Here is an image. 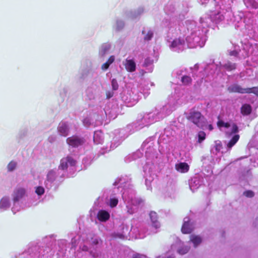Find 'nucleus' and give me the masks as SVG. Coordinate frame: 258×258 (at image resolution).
Wrapping results in <instances>:
<instances>
[{
	"label": "nucleus",
	"instance_id": "f8f14e48",
	"mask_svg": "<svg viewBox=\"0 0 258 258\" xmlns=\"http://www.w3.org/2000/svg\"><path fill=\"white\" fill-rule=\"evenodd\" d=\"M190 240L192 242L195 246H197L202 242V239L200 236L191 234L190 235Z\"/></svg>",
	"mask_w": 258,
	"mask_h": 258
},
{
	"label": "nucleus",
	"instance_id": "ea45409f",
	"mask_svg": "<svg viewBox=\"0 0 258 258\" xmlns=\"http://www.w3.org/2000/svg\"><path fill=\"white\" fill-rule=\"evenodd\" d=\"M167 258H174V257H172V256H169V257H167Z\"/></svg>",
	"mask_w": 258,
	"mask_h": 258
},
{
	"label": "nucleus",
	"instance_id": "7c9ffc66",
	"mask_svg": "<svg viewBox=\"0 0 258 258\" xmlns=\"http://www.w3.org/2000/svg\"><path fill=\"white\" fill-rule=\"evenodd\" d=\"M243 195L248 198H252L254 196V192L251 190H246L244 192Z\"/></svg>",
	"mask_w": 258,
	"mask_h": 258
},
{
	"label": "nucleus",
	"instance_id": "aec40b11",
	"mask_svg": "<svg viewBox=\"0 0 258 258\" xmlns=\"http://www.w3.org/2000/svg\"><path fill=\"white\" fill-rule=\"evenodd\" d=\"M9 205V201L6 198H3L0 201V207L6 208Z\"/></svg>",
	"mask_w": 258,
	"mask_h": 258
},
{
	"label": "nucleus",
	"instance_id": "9b49d317",
	"mask_svg": "<svg viewBox=\"0 0 258 258\" xmlns=\"http://www.w3.org/2000/svg\"><path fill=\"white\" fill-rule=\"evenodd\" d=\"M176 169L180 171L181 172L185 173L189 170V167L188 165L185 162H181L179 164H176Z\"/></svg>",
	"mask_w": 258,
	"mask_h": 258
},
{
	"label": "nucleus",
	"instance_id": "a211bd4d",
	"mask_svg": "<svg viewBox=\"0 0 258 258\" xmlns=\"http://www.w3.org/2000/svg\"><path fill=\"white\" fill-rule=\"evenodd\" d=\"M59 167L62 170L67 169L68 167V163L65 158L61 159Z\"/></svg>",
	"mask_w": 258,
	"mask_h": 258
},
{
	"label": "nucleus",
	"instance_id": "2eb2a0df",
	"mask_svg": "<svg viewBox=\"0 0 258 258\" xmlns=\"http://www.w3.org/2000/svg\"><path fill=\"white\" fill-rule=\"evenodd\" d=\"M181 81L183 85H189L192 82V79L190 77L185 75L181 78Z\"/></svg>",
	"mask_w": 258,
	"mask_h": 258
},
{
	"label": "nucleus",
	"instance_id": "5701e85b",
	"mask_svg": "<svg viewBox=\"0 0 258 258\" xmlns=\"http://www.w3.org/2000/svg\"><path fill=\"white\" fill-rule=\"evenodd\" d=\"M17 165V163L15 162L11 161L10 162L9 164L8 165V170L9 171H12L14 170Z\"/></svg>",
	"mask_w": 258,
	"mask_h": 258
},
{
	"label": "nucleus",
	"instance_id": "58836bf2",
	"mask_svg": "<svg viewBox=\"0 0 258 258\" xmlns=\"http://www.w3.org/2000/svg\"><path fill=\"white\" fill-rule=\"evenodd\" d=\"M133 258H142V257L141 255L138 254V255H136L135 256H134Z\"/></svg>",
	"mask_w": 258,
	"mask_h": 258
},
{
	"label": "nucleus",
	"instance_id": "a878e982",
	"mask_svg": "<svg viewBox=\"0 0 258 258\" xmlns=\"http://www.w3.org/2000/svg\"><path fill=\"white\" fill-rule=\"evenodd\" d=\"M217 125L219 127L224 126L226 128H228L230 126V124L228 122H224L222 120H219L217 122Z\"/></svg>",
	"mask_w": 258,
	"mask_h": 258
},
{
	"label": "nucleus",
	"instance_id": "0eeeda50",
	"mask_svg": "<svg viewBox=\"0 0 258 258\" xmlns=\"http://www.w3.org/2000/svg\"><path fill=\"white\" fill-rule=\"evenodd\" d=\"M110 218L109 213L105 210H100L97 214L98 219L101 222H105Z\"/></svg>",
	"mask_w": 258,
	"mask_h": 258
},
{
	"label": "nucleus",
	"instance_id": "423d86ee",
	"mask_svg": "<svg viewBox=\"0 0 258 258\" xmlns=\"http://www.w3.org/2000/svg\"><path fill=\"white\" fill-rule=\"evenodd\" d=\"M127 71L129 72H133L135 71L136 69V63L133 59L125 60V63L124 64Z\"/></svg>",
	"mask_w": 258,
	"mask_h": 258
},
{
	"label": "nucleus",
	"instance_id": "4468645a",
	"mask_svg": "<svg viewBox=\"0 0 258 258\" xmlns=\"http://www.w3.org/2000/svg\"><path fill=\"white\" fill-rule=\"evenodd\" d=\"M114 61V56L112 55L109 57L107 61L102 65V70H106L108 69L109 66Z\"/></svg>",
	"mask_w": 258,
	"mask_h": 258
},
{
	"label": "nucleus",
	"instance_id": "9d476101",
	"mask_svg": "<svg viewBox=\"0 0 258 258\" xmlns=\"http://www.w3.org/2000/svg\"><path fill=\"white\" fill-rule=\"evenodd\" d=\"M58 131L61 136L66 137L69 134V129L65 123H62L58 126Z\"/></svg>",
	"mask_w": 258,
	"mask_h": 258
},
{
	"label": "nucleus",
	"instance_id": "c85d7f7f",
	"mask_svg": "<svg viewBox=\"0 0 258 258\" xmlns=\"http://www.w3.org/2000/svg\"><path fill=\"white\" fill-rule=\"evenodd\" d=\"M35 192L38 195L40 196L44 194V189L43 187H42L41 186H38L36 188Z\"/></svg>",
	"mask_w": 258,
	"mask_h": 258
},
{
	"label": "nucleus",
	"instance_id": "dca6fc26",
	"mask_svg": "<svg viewBox=\"0 0 258 258\" xmlns=\"http://www.w3.org/2000/svg\"><path fill=\"white\" fill-rule=\"evenodd\" d=\"M213 19L216 23H219L224 20V17L220 13L218 12L214 16Z\"/></svg>",
	"mask_w": 258,
	"mask_h": 258
},
{
	"label": "nucleus",
	"instance_id": "bb28decb",
	"mask_svg": "<svg viewBox=\"0 0 258 258\" xmlns=\"http://www.w3.org/2000/svg\"><path fill=\"white\" fill-rule=\"evenodd\" d=\"M118 201L117 199L113 198L111 199L110 200V206L111 208H114L116 207L118 204Z\"/></svg>",
	"mask_w": 258,
	"mask_h": 258
},
{
	"label": "nucleus",
	"instance_id": "72a5a7b5",
	"mask_svg": "<svg viewBox=\"0 0 258 258\" xmlns=\"http://www.w3.org/2000/svg\"><path fill=\"white\" fill-rule=\"evenodd\" d=\"M152 62H153V60H150L149 58H146L145 60L144 66L145 67H147L149 64H151L152 63Z\"/></svg>",
	"mask_w": 258,
	"mask_h": 258
},
{
	"label": "nucleus",
	"instance_id": "412c9836",
	"mask_svg": "<svg viewBox=\"0 0 258 258\" xmlns=\"http://www.w3.org/2000/svg\"><path fill=\"white\" fill-rule=\"evenodd\" d=\"M206 138V134L203 131H200L198 133V142L202 143Z\"/></svg>",
	"mask_w": 258,
	"mask_h": 258
},
{
	"label": "nucleus",
	"instance_id": "f03ea898",
	"mask_svg": "<svg viewBox=\"0 0 258 258\" xmlns=\"http://www.w3.org/2000/svg\"><path fill=\"white\" fill-rule=\"evenodd\" d=\"M85 142L84 138H80L77 136H73L67 139V144L73 148H77L83 145Z\"/></svg>",
	"mask_w": 258,
	"mask_h": 258
},
{
	"label": "nucleus",
	"instance_id": "c9c22d12",
	"mask_svg": "<svg viewBox=\"0 0 258 258\" xmlns=\"http://www.w3.org/2000/svg\"><path fill=\"white\" fill-rule=\"evenodd\" d=\"M251 6L253 8L256 9H258V3L253 1L252 3Z\"/></svg>",
	"mask_w": 258,
	"mask_h": 258
},
{
	"label": "nucleus",
	"instance_id": "1a4fd4ad",
	"mask_svg": "<svg viewBox=\"0 0 258 258\" xmlns=\"http://www.w3.org/2000/svg\"><path fill=\"white\" fill-rule=\"evenodd\" d=\"M251 111L252 107L251 105L248 104H243L240 108V112L244 116L249 115L251 113Z\"/></svg>",
	"mask_w": 258,
	"mask_h": 258
},
{
	"label": "nucleus",
	"instance_id": "473e14b6",
	"mask_svg": "<svg viewBox=\"0 0 258 258\" xmlns=\"http://www.w3.org/2000/svg\"><path fill=\"white\" fill-rule=\"evenodd\" d=\"M114 93L112 91H108L106 92V96L107 99H110L113 97Z\"/></svg>",
	"mask_w": 258,
	"mask_h": 258
},
{
	"label": "nucleus",
	"instance_id": "e433bc0d",
	"mask_svg": "<svg viewBox=\"0 0 258 258\" xmlns=\"http://www.w3.org/2000/svg\"><path fill=\"white\" fill-rule=\"evenodd\" d=\"M82 250L84 251H87L88 250V247L86 245H84L82 247Z\"/></svg>",
	"mask_w": 258,
	"mask_h": 258
},
{
	"label": "nucleus",
	"instance_id": "393cba45",
	"mask_svg": "<svg viewBox=\"0 0 258 258\" xmlns=\"http://www.w3.org/2000/svg\"><path fill=\"white\" fill-rule=\"evenodd\" d=\"M247 89L250 90L249 91L247 92V94L253 93L255 94L256 96H258V87H253L252 88H247Z\"/></svg>",
	"mask_w": 258,
	"mask_h": 258
},
{
	"label": "nucleus",
	"instance_id": "c756f323",
	"mask_svg": "<svg viewBox=\"0 0 258 258\" xmlns=\"http://www.w3.org/2000/svg\"><path fill=\"white\" fill-rule=\"evenodd\" d=\"M153 36V33L151 31H149L147 34L145 35L144 37L145 40L149 41L151 39Z\"/></svg>",
	"mask_w": 258,
	"mask_h": 258
},
{
	"label": "nucleus",
	"instance_id": "ddd939ff",
	"mask_svg": "<svg viewBox=\"0 0 258 258\" xmlns=\"http://www.w3.org/2000/svg\"><path fill=\"white\" fill-rule=\"evenodd\" d=\"M239 135H234L227 144V147L229 148H232L238 142V141L239 139Z\"/></svg>",
	"mask_w": 258,
	"mask_h": 258
},
{
	"label": "nucleus",
	"instance_id": "4c0bfd02",
	"mask_svg": "<svg viewBox=\"0 0 258 258\" xmlns=\"http://www.w3.org/2000/svg\"><path fill=\"white\" fill-rule=\"evenodd\" d=\"M208 128L210 131H212L213 129V127L212 124H209L208 126Z\"/></svg>",
	"mask_w": 258,
	"mask_h": 258
},
{
	"label": "nucleus",
	"instance_id": "20e7f679",
	"mask_svg": "<svg viewBox=\"0 0 258 258\" xmlns=\"http://www.w3.org/2000/svg\"><path fill=\"white\" fill-rule=\"evenodd\" d=\"M194 230V228L190 223L189 220L188 218H185L184 219V222L181 227V232L183 234H190Z\"/></svg>",
	"mask_w": 258,
	"mask_h": 258
},
{
	"label": "nucleus",
	"instance_id": "f257e3e1",
	"mask_svg": "<svg viewBox=\"0 0 258 258\" xmlns=\"http://www.w3.org/2000/svg\"><path fill=\"white\" fill-rule=\"evenodd\" d=\"M204 119L201 113L199 111H194L190 113L188 119L191 121L198 127L202 128L204 126Z\"/></svg>",
	"mask_w": 258,
	"mask_h": 258
},
{
	"label": "nucleus",
	"instance_id": "7ed1b4c3",
	"mask_svg": "<svg viewBox=\"0 0 258 258\" xmlns=\"http://www.w3.org/2000/svg\"><path fill=\"white\" fill-rule=\"evenodd\" d=\"M229 93H238L240 94H247L250 92L249 89L247 88H243L240 85L235 84L229 86L227 88Z\"/></svg>",
	"mask_w": 258,
	"mask_h": 258
},
{
	"label": "nucleus",
	"instance_id": "4be33fe9",
	"mask_svg": "<svg viewBox=\"0 0 258 258\" xmlns=\"http://www.w3.org/2000/svg\"><path fill=\"white\" fill-rule=\"evenodd\" d=\"M189 250V247L187 246H184L180 248H179L178 250V252L180 254H184L186 253Z\"/></svg>",
	"mask_w": 258,
	"mask_h": 258
},
{
	"label": "nucleus",
	"instance_id": "2f4dec72",
	"mask_svg": "<svg viewBox=\"0 0 258 258\" xmlns=\"http://www.w3.org/2000/svg\"><path fill=\"white\" fill-rule=\"evenodd\" d=\"M238 132V127L237 125L235 123L233 124L231 133L232 134H235V133H237Z\"/></svg>",
	"mask_w": 258,
	"mask_h": 258
},
{
	"label": "nucleus",
	"instance_id": "b1692460",
	"mask_svg": "<svg viewBox=\"0 0 258 258\" xmlns=\"http://www.w3.org/2000/svg\"><path fill=\"white\" fill-rule=\"evenodd\" d=\"M111 86L112 90L116 91L118 89V84L117 80L115 79H113L111 81Z\"/></svg>",
	"mask_w": 258,
	"mask_h": 258
},
{
	"label": "nucleus",
	"instance_id": "cd10ccee",
	"mask_svg": "<svg viewBox=\"0 0 258 258\" xmlns=\"http://www.w3.org/2000/svg\"><path fill=\"white\" fill-rule=\"evenodd\" d=\"M67 160L68 163H69L71 166H74L76 164V161L71 157L67 156L65 158Z\"/></svg>",
	"mask_w": 258,
	"mask_h": 258
},
{
	"label": "nucleus",
	"instance_id": "6ab92c4d",
	"mask_svg": "<svg viewBox=\"0 0 258 258\" xmlns=\"http://www.w3.org/2000/svg\"><path fill=\"white\" fill-rule=\"evenodd\" d=\"M183 41L181 40L180 39H176L174 40L171 44L172 47H176L182 44Z\"/></svg>",
	"mask_w": 258,
	"mask_h": 258
},
{
	"label": "nucleus",
	"instance_id": "f3484780",
	"mask_svg": "<svg viewBox=\"0 0 258 258\" xmlns=\"http://www.w3.org/2000/svg\"><path fill=\"white\" fill-rule=\"evenodd\" d=\"M224 68L228 71L234 70L236 69V64L228 62L223 66Z\"/></svg>",
	"mask_w": 258,
	"mask_h": 258
},
{
	"label": "nucleus",
	"instance_id": "f704fd0d",
	"mask_svg": "<svg viewBox=\"0 0 258 258\" xmlns=\"http://www.w3.org/2000/svg\"><path fill=\"white\" fill-rule=\"evenodd\" d=\"M239 54L238 51L236 50H232L229 52V55L231 56H238Z\"/></svg>",
	"mask_w": 258,
	"mask_h": 258
},
{
	"label": "nucleus",
	"instance_id": "39448f33",
	"mask_svg": "<svg viewBox=\"0 0 258 258\" xmlns=\"http://www.w3.org/2000/svg\"><path fill=\"white\" fill-rule=\"evenodd\" d=\"M26 194V190L24 188L19 187L15 189L13 194V200L14 202H18Z\"/></svg>",
	"mask_w": 258,
	"mask_h": 258
},
{
	"label": "nucleus",
	"instance_id": "6e6552de",
	"mask_svg": "<svg viewBox=\"0 0 258 258\" xmlns=\"http://www.w3.org/2000/svg\"><path fill=\"white\" fill-rule=\"evenodd\" d=\"M149 215L151 220L152 222L153 226H154L156 229L160 227V224L158 220L157 214L154 211H151Z\"/></svg>",
	"mask_w": 258,
	"mask_h": 258
}]
</instances>
